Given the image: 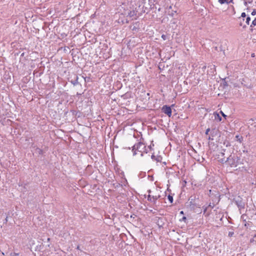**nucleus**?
Masks as SVG:
<instances>
[{
	"label": "nucleus",
	"mask_w": 256,
	"mask_h": 256,
	"mask_svg": "<svg viewBox=\"0 0 256 256\" xmlns=\"http://www.w3.org/2000/svg\"><path fill=\"white\" fill-rule=\"evenodd\" d=\"M218 158L220 162L226 163L233 170H237L242 165L240 159L234 155H230L228 157H224V158H220L219 156Z\"/></svg>",
	"instance_id": "nucleus-1"
},
{
	"label": "nucleus",
	"mask_w": 256,
	"mask_h": 256,
	"mask_svg": "<svg viewBox=\"0 0 256 256\" xmlns=\"http://www.w3.org/2000/svg\"><path fill=\"white\" fill-rule=\"evenodd\" d=\"M162 111L170 117L172 115V110L170 106H164L162 108Z\"/></svg>",
	"instance_id": "nucleus-2"
},
{
	"label": "nucleus",
	"mask_w": 256,
	"mask_h": 256,
	"mask_svg": "<svg viewBox=\"0 0 256 256\" xmlns=\"http://www.w3.org/2000/svg\"><path fill=\"white\" fill-rule=\"evenodd\" d=\"M214 116L215 120H218V121L222 120V118L218 113L214 112Z\"/></svg>",
	"instance_id": "nucleus-3"
},
{
	"label": "nucleus",
	"mask_w": 256,
	"mask_h": 256,
	"mask_svg": "<svg viewBox=\"0 0 256 256\" xmlns=\"http://www.w3.org/2000/svg\"><path fill=\"white\" fill-rule=\"evenodd\" d=\"M250 17L249 16H248L246 18V23L248 24H250Z\"/></svg>",
	"instance_id": "nucleus-4"
},
{
	"label": "nucleus",
	"mask_w": 256,
	"mask_h": 256,
	"mask_svg": "<svg viewBox=\"0 0 256 256\" xmlns=\"http://www.w3.org/2000/svg\"><path fill=\"white\" fill-rule=\"evenodd\" d=\"M228 0H218V2L221 4H224L225 2H228Z\"/></svg>",
	"instance_id": "nucleus-5"
},
{
	"label": "nucleus",
	"mask_w": 256,
	"mask_h": 256,
	"mask_svg": "<svg viewBox=\"0 0 256 256\" xmlns=\"http://www.w3.org/2000/svg\"><path fill=\"white\" fill-rule=\"evenodd\" d=\"M149 2L151 4V5H154V0H148Z\"/></svg>",
	"instance_id": "nucleus-6"
},
{
	"label": "nucleus",
	"mask_w": 256,
	"mask_h": 256,
	"mask_svg": "<svg viewBox=\"0 0 256 256\" xmlns=\"http://www.w3.org/2000/svg\"><path fill=\"white\" fill-rule=\"evenodd\" d=\"M168 199L169 200L172 202V197L170 196H168Z\"/></svg>",
	"instance_id": "nucleus-7"
},
{
	"label": "nucleus",
	"mask_w": 256,
	"mask_h": 256,
	"mask_svg": "<svg viewBox=\"0 0 256 256\" xmlns=\"http://www.w3.org/2000/svg\"><path fill=\"white\" fill-rule=\"evenodd\" d=\"M252 24L254 26H256V18H254V19L252 20Z\"/></svg>",
	"instance_id": "nucleus-8"
},
{
	"label": "nucleus",
	"mask_w": 256,
	"mask_h": 256,
	"mask_svg": "<svg viewBox=\"0 0 256 256\" xmlns=\"http://www.w3.org/2000/svg\"><path fill=\"white\" fill-rule=\"evenodd\" d=\"M18 254L16 253H12L10 254V256H18Z\"/></svg>",
	"instance_id": "nucleus-9"
},
{
	"label": "nucleus",
	"mask_w": 256,
	"mask_h": 256,
	"mask_svg": "<svg viewBox=\"0 0 256 256\" xmlns=\"http://www.w3.org/2000/svg\"><path fill=\"white\" fill-rule=\"evenodd\" d=\"M220 114H222V115L226 118V116L222 112V111H220Z\"/></svg>",
	"instance_id": "nucleus-10"
},
{
	"label": "nucleus",
	"mask_w": 256,
	"mask_h": 256,
	"mask_svg": "<svg viewBox=\"0 0 256 256\" xmlns=\"http://www.w3.org/2000/svg\"><path fill=\"white\" fill-rule=\"evenodd\" d=\"M246 14L245 12H242V15H241V16H242V18H244V17H246Z\"/></svg>",
	"instance_id": "nucleus-11"
},
{
	"label": "nucleus",
	"mask_w": 256,
	"mask_h": 256,
	"mask_svg": "<svg viewBox=\"0 0 256 256\" xmlns=\"http://www.w3.org/2000/svg\"><path fill=\"white\" fill-rule=\"evenodd\" d=\"M162 38H163L164 40H166V36L165 35H162Z\"/></svg>",
	"instance_id": "nucleus-12"
},
{
	"label": "nucleus",
	"mask_w": 256,
	"mask_h": 256,
	"mask_svg": "<svg viewBox=\"0 0 256 256\" xmlns=\"http://www.w3.org/2000/svg\"><path fill=\"white\" fill-rule=\"evenodd\" d=\"M209 131H210V128H208V129L206 130V134H208V132H209Z\"/></svg>",
	"instance_id": "nucleus-13"
},
{
	"label": "nucleus",
	"mask_w": 256,
	"mask_h": 256,
	"mask_svg": "<svg viewBox=\"0 0 256 256\" xmlns=\"http://www.w3.org/2000/svg\"><path fill=\"white\" fill-rule=\"evenodd\" d=\"M256 14V12L254 11L252 12V15L254 16Z\"/></svg>",
	"instance_id": "nucleus-14"
},
{
	"label": "nucleus",
	"mask_w": 256,
	"mask_h": 256,
	"mask_svg": "<svg viewBox=\"0 0 256 256\" xmlns=\"http://www.w3.org/2000/svg\"><path fill=\"white\" fill-rule=\"evenodd\" d=\"M238 137H239L238 136H236V138L240 140V142H241V140H240V138H238Z\"/></svg>",
	"instance_id": "nucleus-15"
},
{
	"label": "nucleus",
	"mask_w": 256,
	"mask_h": 256,
	"mask_svg": "<svg viewBox=\"0 0 256 256\" xmlns=\"http://www.w3.org/2000/svg\"><path fill=\"white\" fill-rule=\"evenodd\" d=\"M221 155H222V156H224V154L223 152H222Z\"/></svg>",
	"instance_id": "nucleus-16"
},
{
	"label": "nucleus",
	"mask_w": 256,
	"mask_h": 256,
	"mask_svg": "<svg viewBox=\"0 0 256 256\" xmlns=\"http://www.w3.org/2000/svg\"><path fill=\"white\" fill-rule=\"evenodd\" d=\"M172 8V6H170L169 7V10H170V9H171Z\"/></svg>",
	"instance_id": "nucleus-17"
},
{
	"label": "nucleus",
	"mask_w": 256,
	"mask_h": 256,
	"mask_svg": "<svg viewBox=\"0 0 256 256\" xmlns=\"http://www.w3.org/2000/svg\"><path fill=\"white\" fill-rule=\"evenodd\" d=\"M182 219H183V220H186V217H184V218H182Z\"/></svg>",
	"instance_id": "nucleus-18"
},
{
	"label": "nucleus",
	"mask_w": 256,
	"mask_h": 256,
	"mask_svg": "<svg viewBox=\"0 0 256 256\" xmlns=\"http://www.w3.org/2000/svg\"><path fill=\"white\" fill-rule=\"evenodd\" d=\"M170 14H171L172 16H173V15H174V13H173V12H172V13Z\"/></svg>",
	"instance_id": "nucleus-19"
},
{
	"label": "nucleus",
	"mask_w": 256,
	"mask_h": 256,
	"mask_svg": "<svg viewBox=\"0 0 256 256\" xmlns=\"http://www.w3.org/2000/svg\"><path fill=\"white\" fill-rule=\"evenodd\" d=\"M140 146H143V144H140Z\"/></svg>",
	"instance_id": "nucleus-20"
},
{
	"label": "nucleus",
	"mask_w": 256,
	"mask_h": 256,
	"mask_svg": "<svg viewBox=\"0 0 256 256\" xmlns=\"http://www.w3.org/2000/svg\"><path fill=\"white\" fill-rule=\"evenodd\" d=\"M180 214H183V212H182V211H181V212H180Z\"/></svg>",
	"instance_id": "nucleus-21"
},
{
	"label": "nucleus",
	"mask_w": 256,
	"mask_h": 256,
	"mask_svg": "<svg viewBox=\"0 0 256 256\" xmlns=\"http://www.w3.org/2000/svg\"><path fill=\"white\" fill-rule=\"evenodd\" d=\"M50 238H48V241H50Z\"/></svg>",
	"instance_id": "nucleus-22"
},
{
	"label": "nucleus",
	"mask_w": 256,
	"mask_h": 256,
	"mask_svg": "<svg viewBox=\"0 0 256 256\" xmlns=\"http://www.w3.org/2000/svg\"><path fill=\"white\" fill-rule=\"evenodd\" d=\"M79 248H80V246H78L77 248H78V249H79Z\"/></svg>",
	"instance_id": "nucleus-23"
},
{
	"label": "nucleus",
	"mask_w": 256,
	"mask_h": 256,
	"mask_svg": "<svg viewBox=\"0 0 256 256\" xmlns=\"http://www.w3.org/2000/svg\"><path fill=\"white\" fill-rule=\"evenodd\" d=\"M136 148V146H134V148Z\"/></svg>",
	"instance_id": "nucleus-24"
},
{
	"label": "nucleus",
	"mask_w": 256,
	"mask_h": 256,
	"mask_svg": "<svg viewBox=\"0 0 256 256\" xmlns=\"http://www.w3.org/2000/svg\"><path fill=\"white\" fill-rule=\"evenodd\" d=\"M150 198V196L149 195L148 197V199H149Z\"/></svg>",
	"instance_id": "nucleus-25"
}]
</instances>
